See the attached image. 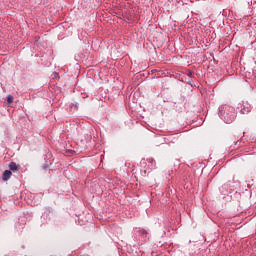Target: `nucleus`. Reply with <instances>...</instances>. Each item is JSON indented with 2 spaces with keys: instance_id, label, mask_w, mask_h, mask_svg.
<instances>
[{
  "instance_id": "obj_8",
  "label": "nucleus",
  "mask_w": 256,
  "mask_h": 256,
  "mask_svg": "<svg viewBox=\"0 0 256 256\" xmlns=\"http://www.w3.org/2000/svg\"><path fill=\"white\" fill-rule=\"evenodd\" d=\"M51 166V163H45L42 167L44 169V171H49V167Z\"/></svg>"
},
{
  "instance_id": "obj_1",
  "label": "nucleus",
  "mask_w": 256,
  "mask_h": 256,
  "mask_svg": "<svg viewBox=\"0 0 256 256\" xmlns=\"http://www.w3.org/2000/svg\"><path fill=\"white\" fill-rule=\"evenodd\" d=\"M219 117L223 122L229 125L235 121L237 113L235 112V108L233 106L223 105L219 108Z\"/></svg>"
},
{
  "instance_id": "obj_4",
  "label": "nucleus",
  "mask_w": 256,
  "mask_h": 256,
  "mask_svg": "<svg viewBox=\"0 0 256 256\" xmlns=\"http://www.w3.org/2000/svg\"><path fill=\"white\" fill-rule=\"evenodd\" d=\"M240 113L242 115H247V114L251 113V107H243V108H241Z\"/></svg>"
},
{
  "instance_id": "obj_3",
  "label": "nucleus",
  "mask_w": 256,
  "mask_h": 256,
  "mask_svg": "<svg viewBox=\"0 0 256 256\" xmlns=\"http://www.w3.org/2000/svg\"><path fill=\"white\" fill-rule=\"evenodd\" d=\"M11 175H13V172H11V170H5L2 174V180L9 181V179H11Z\"/></svg>"
},
{
  "instance_id": "obj_9",
  "label": "nucleus",
  "mask_w": 256,
  "mask_h": 256,
  "mask_svg": "<svg viewBox=\"0 0 256 256\" xmlns=\"http://www.w3.org/2000/svg\"><path fill=\"white\" fill-rule=\"evenodd\" d=\"M186 75H187V77H194L195 76V74H193V72L191 70H188L186 72Z\"/></svg>"
},
{
  "instance_id": "obj_7",
  "label": "nucleus",
  "mask_w": 256,
  "mask_h": 256,
  "mask_svg": "<svg viewBox=\"0 0 256 256\" xmlns=\"http://www.w3.org/2000/svg\"><path fill=\"white\" fill-rule=\"evenodd\" d=\"M6 101H7V103H8V104H11V103H13V101H14V98H13V96H11V95H8V96L6 97Z\"/></svg>"
},
{
  "instance_id": "obj_5",
  "label": "nucleus",
  "mask_w": 256,
  "mask_h": 256,
  "mask_svg": "<svg viewBox=\"0 0 256 256\" xmlns=\"http://www.w3.org/2000/svg\"><path fill=\"white\" fill-rule=\"evenodd\" d=\"M138 235H141L142 238L144 239V241H146L147 235H148L147 230H145V229L139 230V231H138Z\"/></svg>"
},
{
  "instance_id": "obj_11",
  "label": "nucleus",
  "mask_w": 256,
  "mask_h": 256,
  "mask_svg": "<svg viewBox=\"0 0 256 256\" xmlns=\"http://www.w3.org/2000/svg\"><path fill=\"white\" fill-rule=\"evenodd\" d=\"M240 143V141L238 140L237 142H236V145H238Z\"/></svg>"
},
{
  "instance_id": "obj_6",
  "label": "nucleus",
  "mask_w": 256,
  "mask_h": 256,
  "mask_svg": "<svg viewBox=\"0 0 256 256\" xmlns=\"http://www.w3.org/2000/svg\"><path fill=\"white\" fill-rule=\"evenodd\" d=\"M148 163H150L151 169H155V159L147 158Z\"/></svg>"
},
{
  "instance_id": "obj_2",
  "label": "nucleus",
  "mask_w": 256,
  "mask_h": 256,
  "mask_svg": "<svg viewBox=\"0 0 256 256\" xmlns=\"http://www.w3.org/2000/svg\"><path fill=\"white\" fill-rule=\"evenodd\" d=\"M11 173H17L21 169V165L15 163V162H10L8 165Z\"/></svg>"
},
{
  "instance_id": "obj_10",
  "label": "nucleus",
  "mask_w": 256,
  "mask_h": 256,
  "mask_svg": "<svg viewBox=\"0 0 256 256\" xmlns=\"http://www.w3.org/2000/svg\"><path fill=\"white\" fill-rule=\"evenodd\" d=\"M75 107V109H79V103H72L71 108Z\"/></svg>"
}]
</instances>
